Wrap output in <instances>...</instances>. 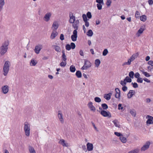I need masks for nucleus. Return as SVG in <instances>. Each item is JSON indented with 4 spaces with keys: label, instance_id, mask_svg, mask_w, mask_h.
Listing matches in <instances>:
<instances>
[{
    "label": "nucleus",
    "instance_id": "09e8293b",
    "mask_svg": "<svg viewBox=\"0 0 153 153\" xmlns=\"http://www.w3.org/2000/svg\"><path fill=\"white\" fill-rule=\"evenodd\" d=\"M62 59L65 62H66L67 60L66 56L65 54H64L62 55Z\"/></svg>",
    "mask_w": 153,
    "mask_h": 153
},
{
    "label": "nucleus",
    "instance_id": "f8f14e48",
    "mask_svg": "<svg viewBox=\"0 0 153 153\" xmlns=\"http://www.w3.org/2000/svg\"><path fill=\"white\" fill-rule=\"evenodd\" d=\"M88 106L90 109V110L94 112H95L96 110L95 107L93 105V103L91 102H89L88 104Z\"/></svg>",
    "mask_w": 153,
    "mask_h": 153
},
{
    "label": "nucleus",
    "instance_id": "e2e57ef3",
    "mask_svg": "<svg viewBox=\"0 0 153 153\" xmlns=\"http://www.w3.org/2000/svg\"><path fill=\"white\" fill-rule=\"evenodd\" d=\"M148 64L151 65L152 66H153V61L152 60H150L148 62Z\"/></svg>",
    "mask_w": 153,
    "mask_h": 153
},
{
    "label": "nucleus",
    "instance_id": "58836bf2",
    "mask_svg": "<svg viewBox=\"0 0 153 153\" xmlns=\"http://www.w3.org/2000/svg\"><path fill=\"white\" fill-rule=\"evenodd\" d=\"M134 73L133 71H131L129 72L128 75L129 77L131 78H134Z\"/></svg>",
    "mask_w": 153,
    "mask_h": 153
},
{
    "label": "nucleus",
    "instance_id": "c85d7f7f",
    "mask_svg": "<svg viewBox=\"0 0 153 153\" xmlns=\"http://www.w3.org/2000/svg\"><path fill=\"white\" fill-rule=\"evenodd\" d=\"M29 151L30 153H36L34 148L30 146L29 147Z\"/></svg>",
    "mask_w": 153,
    "mask_h": 153
},
{
    "label": "nucleus",
    "instance_id": "7c9ffc66",
    "mask_svg": "<svg viewBox=\"0 0 153 153\" xmlns=\"http://www.w3.org/2000/svg\"><path fill=\"white\" fill-rule=\"evenodd\" d=\"M147 19L146 16L145 15H143L140 16V19L141 21L143 22H145Z\"/></svg>",
    "mask_w": 153,
    "mask_h": 153
},
{
    "label": "nucleus",
    "instance_id": "393cba45",
    "mask_svg": "<svg viewBox=\"0 0 153 153\" xmlns=\"http://www.w3.org/2000/svg\"><path fill=\"white\" fill-rule=\"evenodd\" d=\"M41 48L38 46H36L34 49L35 52L37 54H39Z\"/></svg>",
    "mask_w": 153,
    "mask_h": 153
},
{
    "label": "nucleus",
    "instance_id": "6e6552de",
    "mask_svg": "<svg viewBox=\"0 0 153 153\" xmlns=\"http://www.w3.org/2000/svg\"><path fill=\"white\" fill-rule=\"evenodd\" d=\"M9 86L7 85H4L1 88L2 91L4 94H6L9 91Z\"/></svg>",
    "mask_w": 153,
    "mask_h": 153
},
{
    "label": "nucleus",
    "instance_id": "13d9d810",
    "mask_svg": "<svg viewBox=\"0 0 153 153\" xmlns=\"http://www.w3.org/2000/svg\"><path fill=\"white\" fill-rule=\"evenodd\" d=\"M66 65V62H61L60 63V65L63 67H65Z\"/></svg>",
    "mask_w": 153,
    "mask_h": 153
},
{
    "label": "nucleus",
    "instance_id": "f03ea898",
    "mask_svg": "<svg viewBox=\"0 0 153 153\" xmlns=\"http://www.w3.org/2000/svg\"><path fill=\"white\" fill-rule=\"evenodd\" d=\"M10 65V63L9 61H6L5 62L3 68V71L4 72L3 74L5 76H6L8 72Z\"/></svg>",
    "mask_w": 153,
    "mask_h": 153
},
{
    "label": "nucleus",
    "instance_id": "338daca9",
    "mask_svg": "<svg viewBox=\"0 0 153 153\" xmlns=\"http://www.w3.org/2000/svg\"><path fill=\"white\" fill-rule=\"evenodd\" d=\"M148 2L150 5H152L153 4V0H148Z\"/></svg>",
    "mask_w": 153,
    "mask_h": 153
},
{
    "label": "nucleus",
    "instance_id": "f704fd0d",
    "mask_svg": "<svg viewBox=\"0 0 153 153\" xmlns=\"http://www.w3.org/2000/svg\"><path fill=\"white\" fill-rule=\"evenodd\" d=\"M120 139L122 142L124 143H126L127 141L126 138L123 136L120 137Z\"/></svg>",
    "mask_w": 153,
    "mask_h": 153
},
{
    "label": "nucleus",
    "instance_id": "2eb2a0df",
    "mask_svg": "<svg viewBox=\"0 0 153 153\" xmlns=\"http://www.w3.org/2000/svg\"><path fill=\"white\" fill-rule=\"evenodd\" d=\"M145 26H141L140 27V29L138 30L136 34L138 35V34H141L142 33L143 31L145 30Z\"/></svg>",
    "mask_w": 153,
    "mask_h": 153
},
{
    "label": "nucleus",
    "instance_id": "e433bc0d",
    "mask_svg": "<svg viewBox=\"0 0 153 153\" xmlns=\"http://www.w3.org/2000/svg\"><path fill=\"white\" fill-rule=\"evenodd\" d=\"M101 106L104 110H106L108 108V105L106 103L102 104Z\"/></svg>",
    "mask_w": 153,
    "mask_h": 153
},
{
    "label": "nucleus",
    "instance_id": "79ce46f5",
    "mask_svg": "<svg viewBox=\"0 0 153 153\" xmlns=\"http://www.w3.org/2000/svg\"><path fill=\"white\" fill-rule=\"evenodd\" d=\"M94 101L97 102H100L101 101V99L98 97H96L94 98Z\"/></svg>",
    "mask_w": 153,
    "mask_h": 153
},
{
    "label": "nucleus",
    "instance_id": "473e14b6",
    "mask_svg": "<svg viewBox=\"0 0 153 153\" xmlns=\"http://www.w3.org/2000/svg\"><path fill=\"white\" fill-rule=\"evenodd\" d=\"M124 79L127 82L130 83L132 81L130 77H129L128 76H126Z\"/></svg>",
    "mask_w": 153,
    "mask_h": 153
},
{
    "label": "nucleus",
    "instance_id": "680f3d73",
    "mask_svg": "<svg viewBox=\"0 0 153 153\" xmlns=\"http://www.w3.org/2000/svg\"><path fill=\"white\" fill-rule=\"evenodd\" d=\"M134 75L135 77L136 78H138L140 77V75L138 72L136 73Z\"/></svg>",
    "mask_w": 153,
    "mask_h": 153
},
{
    "label": "nucleus",
    "instance_id": "de8ad7c7",
    "mask_svg": "<svg viewBox=\"0 0 153 153\" xmlns=\"http://www.w3.org/2000/svg\"><path fill=\"white\" fill-rule=\"evenodd\" d=\"M139 55V53L138 52H137V53L133 54L132 55V56L134 57V59H135L136 58H137V57H138Z\"/></svg>",
    "mask_w": 153,
    "mask_h": 153
},
{
    "label": "nucleus",
    "instance_id": "0eeeda50",
    "mask_svg": "<svg viewBox=\"0 0 153 153\" xmlns=\"http://www.w3.org/2000/svg\"><path fill=\"white\" fill-rule=\"evenodd\" d=\"M146 118H148L146 122L147 125L152 124H153V117L150 115H148L146 117Z\"/></svg>",
    "mask_w": 153,
    "mask_h": 153
},
{
    "label": "nucleus",
    "instance_id": "f3484780",
    "mask_svg": "<svg viewBox=\"0 0 153 153\" xmlns=\"http://www.w3.org/2000/svg\"><path fill=\"white\" fill-rule=\"evenodd\" d=\"M85 66H86V68H88L90 67L91 66V63L90 62V61L87 60H85V62L84 65Z\"/></svg>",
    "mask_w": 153,
    "mask_h": 153
},
{
    "label": "nucleus",
    "instance_id": "9d476101",
    "mask_svg": "<svg viewBox=\"0 0 153 153\" xmlns=\"http://www.w3.org/2000/svg\"><path fill=\"white\" fill-rule=\"evenodd\" d=\"M116 94L115 95V97L117 98L120 99V91L118 88H116L115 89Z\"/></svg>",
    "mask_w": 153,
    "mask_h": 153
},
{
    "label": "nucleus",
    "instance_id": "b1692460",
    "mask_svg": "<svg viewBox=\"0 0 153 153\" xmlns=\"http://www.w3.org/2000/svg\"><path fill=\"white\" fill-rule=\"evenodd\" d=\"M101 63L100 60L99 59H97L95 60V64L96 66L98 67L100 65Z\"/></svg>",
    "mask_w": 153,
    "mask_h": 153
},
{
    "label": "nucleus",
    "instance_id": "4c0bfd02",
    "mask_svg": "<svg viewBox=\"0 0 153 153\" xmlns=\"http://www.w3.org/2000/svg\"><path fill=\"white\" fill-rule=\"evenodd\" d=\"M73 23V24L72 25L73 27L75 29V30H76L77 31L78 29V25L74 22Z\"/></svg>",
    "mask_w": 153,
    "mask_h": 153
},
{
    "label": "nucleus",
    "instance_id": "a19ab883",
    "mask_svg": "<svg viewBox=\"0 0 153 153\" xmlns=\"http://www.w3.org/2000/svg\"><path fill=\"white\" fill-rule=\"evenodd\" d=\"M104 4H97V9L99 10H101L102 9V5H103Z\"/></svg>",
    "mask_w": 153,
    "mask_h": 153
},
{
    "label": "nucleus",
    "instance_id": "412c9836",
    "mask_svg": "<svg viewBox=\"0 0 153 153\" xmlns=\"http://www.w3.org/2000/svg\"><path fill=\"white\" fill-rule=\"evenodd\" d=\"M58 35V33L55 31V33H54L53 32L51 35L50 38L51 39H53L55 38Z\"/></svg>",
    "mask_w": 153,
    "mask_h": 153
},
{
    "label": "nucleus",
    "instance_id": "603ef678",
    "mask_svg": "<svg viewBox=\"0 0 153 153\" xmlns=\"http://www.w3.org/2000/svg\"><path fill=\"white\" fill-rule=\"evenodd\" d=\"M114 134L117 136L120 137L121 136H123V135L122 134L117 132H114Z\"/></svg>",
    "mask_w": 153,
    "mask_h": 153
},
{
    "label": "nucleus",
    "instance_id": "cd10ccee",
    "mask_svg": "<svg viewBox=\"0 0 153 153\" xmlns=\"http://www.w3.org/2000/svg\"><path fill=\"white\" fill-rule=\"evenodd\" d=\"M86 34L88 36H91L93 34V33L91 30H89L87 32Z\"/></svg>",
    "mask_w": 153,
    "mask_h": 153
},
{
    "label": "nucleus",
    "instance_id": "20e7f679",
    "mask_svg": "<svg viewBox=\"0 0 153 153\" xmlns=\"http://www.w3.org/2000/svg\"><path fill=\"white\" fill-rule=\"evenodd\" d=\"M97 111H98L100 114L104 117H108L110 118L111 117V113L109 111H106L105 110H102V111H98L97 110Z\"/></svg>",
    "mask_w": 153,
    "mask_h": 153
},
{
    "label": "nucleus",
    "instance_id": "69168bd1",
    "mask_svg": "<svg viewBox=\"0 0 153 153\" xmlns=\"http://www.w3.org/2000/svg\"><path fill=\"white\" fill-rule=\"evenodd\" d=\"M118 109L119 110H122L123 109V107L122 106V104H119L118 105Z\"/></svg>",
    "mask_w": 153,
    "mask_h": 153
},
{
    "label": "nucleus",
    "instance_id": "4d7b16f0",
    "mask_svg": "<svg viewBox=\"0 0 153 153\" xmlns=\"http://www.w3.org/2000/svg\"><path fill=\"white\" fill-rule=\"evenodd\" d=\"M140 14L139 12L138 11H137L136 12V13H135V17L136 18H138L140 17Z\"/></svg>",
    "mask_w": 153,
    "mask_h": 153
},
{
    "label": "nucleus",
    "instance_id": "4468645a",
    "mask_svg": "<svg viewBox=\"0 0 153 153\" xmlns=\"http://www.w3.org/2000/svg\"><path fill=\"white\" fill-rule=\"evenodd\" d=\"M87 149L88 151H91L93 149V144L89 143L87 144Z\"/></svg>",
    "mask_w": 153,
    "mask_h": 153
},
{
    "label": "nucleus",
    "instance_id": "ddd939ff",
    "mask_svg": "<svg viewBox=\"0 0 153 153\" xmlns=\"http://www.w3.org/2000/svg\"><path fill=\"white\" fill-rule=\"evenodd\" d=\"M135 92L134 90H130L127 94L128 98V99L131 98L133 95H134Z\"/></svg>",
    "mask_w": 153,
    "mask_h": 153
},
{
    "label": "nucleus",
    "instance_id": "f257e3e1",
    "mask_svg": "<svg viewBox=\"0 0 153 153\" xmlns=\"http://www.w3.org/2000/svg\"><path fill=\"white\" fill-rule=\"evenodd\" d=\"M9 44L8 40H7L2 43L0 47V54L2 56L4 55L7 52L8 49V46Z\"/></svg>",
    "mask_w": 153,
    "mask_h": 153
},
{
    "label": "nucleus",
    "instance_id": "bf43d9fd",
    "mask_svg": "<svg viewBox=\"0 0 153 153\" xmlns=\"http://www.w3.org/2000/svg\"><path fill=\"white\" fill-rule=\"evenodd\" d=\"M143 74L146 77H150L151 75L147 72H143Z\"/></svg>",
    "mask_w": 153,
    "mask_h": 153
},
{
    "label": "nucleus",
    "instance_id": "423d86ee",
    "mask_svg": "<svg viewBox=\"0 0 153 153\" xmlns=\"http://www.w3.org/2000/svg\"><path fill=\"white\" fill-rule=\"evenodd\" d=\"M150 144V143L149 141L146 142L145 144L141 148V151H144L147 149L149 148Z\"/></svg>",
    "mask_w": 153,
    "mask_h": 153
},
{
    "label": "nucleus",
    "instance_id": "5fc2aeb1",
    "mask_svg": "<svg viewBox=\"0 0 153 153\" xmlns=\"http://www.w3.org/2000/svg\"><path fill=\"white\" fill-rule=\"evenodd\" d=\"M111 3V0H107L106 4L108 6H110Z\"/></svg>",
    "mask_w": 153,
    "mask_h": 153
},
{
    "label": "nucleus",
    "instance_id": "3c124183",
    "mask_svg": "<svg viewBox=\"0 0 153 153\" xmlns=\"http://www.w3.org/2000/svg\"><path fill=\"white\" fill-rule=\"evenodd\" d=\"M131 85H132L133 86L134 88H138V87L137 84L136 82H132Z\"/></svg>",
    "mask_w": 153,
    "mask_h": 153
},
{
    "label": "nucleus",
    "instance_id": "aec40b11",
    "mask_svg": "<svg viewBox=\"0 0 153 153\" xmlns=\"http://www.w3.org/2000/svg\"><path fill=\"white\" fill-rule=\"evenodd\" d=\"M112 95L111 93H109L108 94L104 95V97L107 100H109L111 99V97Z\"/></svg>",
    "mask_w": 153,
    "mask_h": 153
},
{
    "label": "nucleus",
    "instance_id": "39448f33",
    "mask_svg": "<svg viewBox=\"0 0 153 153\" xmlns=\"http://www.w3.org/2000/svg\"><path fill=\"white\" fill-rule=\"evenodd\" d=\"M77 37V31L76 30H74L73 31V34L71 36V38L72 41H76Z\"/></svg>",
    "mask_w": 153,
    "mask_h": 153
},
{
    "label": "nucleus",
    "instance_id": "bb28decb",
    "mask_svg": "<svg viewBox=\"0 0 153 153\" xmlns=\"http://www.w3.org/2000/svg\"><path fill=\"white\" fill-rule=\"evenodd\" d=\"M37 63L36 61H35L34 59H32L30 61V65L31 66H35Z\"/></svg>",
    "mask_w": 153,
    "mask_h": 153
},
{
    "label": "nucleus",
    "instance_id": "72a5a7b5",
    "mask_svg": "<svg viewBox=\"0 0 153 153\" xmlns=\"http://www.w3.org/2000/svg\"><path fill=\"white\" fill-rule=\"evenodd\" d=\"M139 149H136L129 152L128 153H138L139 152Z\"/></svg>",
    "mask_w": 153,
    "mask_h": 153
},
{
    "label": "nucleus",
    "instance_id": "7ed1b4c3",
    "mask_svg": "<svg viewBox=\"0 0 153 153\" xmlns=\"http://www.w3.org/2000/svg\"><path fill=\"white\" fill-rule=\"evenodd\" d=\"M24 128L25 135L29 136L30 135V125L28 123H25Z\"/></svg>",
    "mask_w": 153,
    "mask_h": 153
},
{
    "label": "nucleus",
    "instance_id": "a211bd4d",
    "mask_svg": "<svg viewBox=\"0 0 153 153\" xmlns=\"http://www.w3.org/2000/svg\"><path fill=\"white\" fill-rule=\"evenodd\" d=\"M59 143L61 144L63 146L67 147L68 146V143H65V140L63 139H62L59 140Z\"/></svg>",
    "mask_w": 153,
    "mask_h": 153
},
{
    "label": "nucleus",
    "instance_id": "8fccbe9b",
    "mask_svg": "<svg viewBox=\"0 0 153 153\" xmlns=\"http://www.w3.org/2000/svg\"><path fill=\"white\" fill-rule=\"evenodd\" d=\"M143 80L142 78L139 77L137 78V81L138 83H142L143 82Z\"/></svg>",
    "mask_w": 153,
    "mask_h": 153
},
{
    "label": "nucleus",
    "instance_id": "ea45409f",
    "mask_svg": "<svg viewBox=\"0 0 153 153\" xmlns=\"http://www.w3.org/2000/svg\"><path fill=\"white\" fill-rule=\"evenodd\" d=\"M82 17L83 20L84 22L88 21V19H87V17L85 14H83L82 15Z\"/></svg>",
    "mask_w": 153,
    "mask_h": 153
},
{
    "label": "nucleus",
    "instance_id": "c03bdc74",
    "mask_svg": "<svg viewBox=\"0 0 153 153\" xmlns=\"http://www.w3.org/2000/svg\"><path fill=\"white\" fill-rule=\"evenodd\" d=\"M126 83L127 82L124 79L123 81L121 80L120 82V84L122 86H126Z\"/></svg>",
    "mask_w": 153,
    "mask_h": 153
},
{
    "label": "nucleus",
    "instance_id": "052dcab7",
    "mask_svg": "<svg viewBox=\"0 0 153 153\" xmlns=\"http://www.w3.org/2000/svg\"><path fill=\"white\" fill-rule=\"evenodd\" d=\"M122 90L123 91H126L128 89L127 87L126 86H123L122 88Z\"/></svg>",
    "mask_w": 153,
    "mask_h": 153
},
{
    "label": "nucleus",
    "instance_id": "6ab92c4d",
    "mask_svg": "<svg viewBox=\"0 0 153 153\" xmlns=\"http://www.w3.org/2000/svg\"><path fill=\"white\" fill-rule=\"evenodd\" d=\"M59 27L58 24L56 22H54L53 24L52 28L53 27V31L56 30Z\"/></svg>",
    "mask_w": 153,
    "mask_h": 153
},
{
    "label": "nucleus",
    "instance_id": "6e6d98bb",
    "mask_svg": "<svg viewBox=\"0 0 153 153\" xmlns=\"http://www.w3.org/2000/svg\"><path fill=\"white\" fill-rule=\"evenodd\" d=\"M96 2L98 4H104L103 0H96Z\"/></svg>",
    "mask_w": 153,
    "mask_h": 153
},
{
    "label": "nucleus",
    "instance_id": "2f4dec72",
    "mask_svg": "<svg viewBox=\"0 0 153 153\" xmlns=\"http://www.w3.org/2000/svg\"><path fill=\"white\" fill-rule=\"evenodd\" d=\"M130 113L133 116L135 117L136 115V111L134 109L130 110Z\"/></svg>",
    "mask_w": 153,
    "mask_h": 153
},
{
    "label": "nucleus",
    "instance_id": "4be33fe9",
    "mask_svg": "<svg viewBox=\"0 0 153 153\" xmlns=\"http://www.w3.org/2000/svg\"><path fill=\"white\" fill-rule=\"evenodd\" d=\"M4 0H0V12L3 9V6L5 4Z\"/></svg>",
    "mask_w": 153,
    "mask_h": 153
},
{
    "label": "nucleus",
    "instance_id": "c756f323",
    "mask_svg": "<svg viewBox=\"0 0 153 153\" xmlns=\"http://www.w3.org/2000/svg\"><path fill=\"white\" fill-rule=\"evenodd\" d=\"M70 70L71 72H74L76 71L75 67L73 65H71L70 68Z\"/></svg>",
    "mask_w": 153,
    "mask_h": 153
},
{
    "label": "nucleus",
    "instance_id": "774afa93",
    "mask_svg": "<svg viewBox=\"0 0 153 153\" xmlns=\"http://www.w3.org/2000/svg\"><path fill=\"white\" fill-rule=\"evenodd\" d=\"M143 80L145 81V82H148V83H150L151 82V81L150 80H149L146 78H144L143 79Z\"/></svg>",
    "mask_w": 153,
    "mask_h": 153
},
{
    "label": "nucleus",
    "instance_id": "c9c22d12",
    "mask_svg": "<svg viewBox=\"0 0 153 153\" xmlns=\"http://www.w3.org/2000/svg\"><path fill=\"white\" fill-rule=\"evenodd\" d=\"M113 122L116 127H119L120 125L117 120H113Z\"/></svg>",
    "mask_w": 153,
    "mask_h": 153
},
{
    "label": "nucleus",
    "instance_id": "dca6fc26",
    "mask_svg": "<svg viewBox=\"0 0 153 153\" xmlns=\"http://www.w3.org/2000/svg\"><path fill=\"white\" fill-rule=\"evenodd\" d=\"M75 20V17L73 15V14H72V15L71 16V15H70V19L69 20V22L70 23L73 24Z\"/></svg>",
    "mask_w": 153,
    "mask_h": 153
},
{
    "label": "nucleus",
    "instance_id": "1a4fd4ad",
    "mask_svg": "<svg viewBox=\"0 0 153 153\" xmlns=\"http://www.w3.org/2000/svg\"><path fill=\"white\" fill-rule=\"evenodd\" d=\"M51 15V13L48 12L46 14L44 17V20L46 22L48 21L50 19Z\"/></svg>",
    "mask_w": 153,
    "mask_h": 153
},
{
    "label": "nucleus",
    "instance_id": "a878e982",
    "mask_svg": "<svg viewBox=\"0 0 153 153\" xmlns=\"http://www.w3.org/2000/svg\"><path fill=\"white\" fill-rule=\"evenodd\" d=\"M75 75L78 78H80L82 77V73L80 71H76Z\"/></svg>",
    "mask_w": 153,
    "mask_h": 153
},
{
    "label": "nucleus",
    "instance_id": "37998d69",
    "mask_svg": "<svg viewBox=\"0 0 153 153\" xmlns=\"http://www.w3.org/2000/svg\"><path fill=\"white\" fill-rule=\"evenodd\" d=\"M86 16L88 18V19H90L92 17V15L91 14V13L90 12H88L86 13Z\"/></svg>",
    "mask_w": 153,
    "mask_h": 153
},
{
    "label": "nucleus",
    "instance_id": "9b49d317",
    "mask_svg": "<svg viewBox=\"0 0 153 153\" xmlns=\"http://www.w3.org/2000/svg\"><path fill=\"white\" fill-rule=\"evenodd\" d=\"M58 116L61 123L62 124L63 123L64 121L63 118L62 114L60 111H58Z\"/></svg>",
    "mask_w": 153,
    "mask_h": 153
},
{
    "label": "nucleus",
    "instance_id": "864d4df0",
    "mask_svg": "<svg viewBox=\"0 0 153 153\" xmlns=\"http://www.w3.org/2000/svg\"><path fill=\"white\" fill-rule=\"evenodd\" d=\"M70 46L72 49H74L76 47V45L75 43L74 42H71V43Z\"/></svg>",
    "mask_w": 153,
    "mask_h": 153
},
{
    "label": "nucleus",
    "instance_id": "49530a36",
    "mask_svg": "<svg viewBox=\"0 0 153 153\" xmlns=\"http://www.w3.org/2000/svg\"><path fill=\"white\" fill-rule=\"evenodd\" d=\"M66 49L68 51H69L71 48L70 45L69 44H67L65 46Z\"/></svg>",
    "mask_w": 153,
    "mask_h": 153
},
{
    "label": "nucleus",
    "instance_id": "5701e85b",
    "mask_svg": "<svg viewBox=\"0 0 153 153\" xmlns=\"http://www.w3.org/2000/svg\"><path fill=\"white\" fill-rule=\"evenodd\" d=\"M53 47H54V49L57 52H60L61 51V49L59 46H57L54 45L53 46Z\"/></svg>",
    "mask_w": 153,
    "mask_h": 153
},
{
    "label": "nucleus",
    "instance_id": "a18cd8bd",
    "mask_svg": "<svg viewBox=\"0 0 153 153\" xmlns=\"http://www.w3.org/2000/svg\"><path fill=\"white\" fill-rule=\"evenodd\" d=\"M108 52V51L107 49H105L102 52V55L103 56H105L107 55Z\"/></svg>",
    "mask_w": 153,
    "mask_h": 153
},
{
    "label": "nucleus",
    "instance_id": "0e129e2a",
    "mask_svg": "<svg viewBox=\"0 0 153 153\" xmlns=\"http://www.w3.org/2000/svg\"><path fill=\"white\" fill-rule=\"evenodd\" d=\"M60 39L62 40H63L64 39V35L63 34H61L60 37Z\"/></svg>",
    "mask_w": 153,
    "mask_h": 153
}]
</instances>
